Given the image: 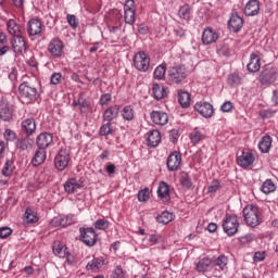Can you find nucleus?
Returning <instances> with one entry per match:
<instances>
[{
    "instance_id": "1",
    "label": "nucleus",
    "mask_w": 278,
    "mask_h": 278,
    "mask_svg": "<svg viewBox=\"0 0 278 278\" xmlns=\"http://www.w3.org/2000/svg\"><path fill=\"white\" fill-rule=\"evenodd\" d=\"M20 92V101L25 105H29V103H35L38 101L40 94L38 93V89L34 87V85L24 81L18 87Z\"/></svg>"
},
{
    "instance_id": "2",
    "label": "nucleus",
    "mask_w": 278,
    "mask_h": 278,
    "mask_svg": "<svg viewBox=\"0 0 278 278\" xmlns=\"http://www.w3.org/2000/svg\"><path fill=\"white\" fill-rule=\"evenodd\" d=\"M243 218L248 227H257L262 225V213H260V207L249 204L243 208Z\"/></svg>"
},
{
    "instance_id": "3",
    "label": "nucleus",
    "mask_w": 278,
    "mask_h": 278,
    "mask_svg": "<svg viewBox=\"0 0 278 278\" xmlns=\"http://www.w3.org/2000/svg\"><path fill=\"white\" fill-rule=\"evenodd\" d=\"M222 227L224 233H227L229 237L236 236L238 229H240V219H238L237 215H226L222 222Z\"/></svg>"
},
{
    "instance_id": "4",
    "label": "nucleus",
    "mask_w": 278,
    "mask_h": 278,
    "mask_svg": "<svg viewBox=\"0 0 278 278\" xmlns=\"http://www.w3.org/2000/svg\"><path fill=\"white\" fill-rule=\"evenodd\" d=\"M188 77V71H186V66L176 65L169 68L168 71V80L172 84H181V81H186Z\"/></svg>"
},
{
    "instance_id": "5",
    "label": "nucleus",
    "mask_w": 278,
    "mask_h": 278,
    "mask_svg": "<svg viewBox=\"0 0 278 278\" xmlns=\"http://www.w3.org/2000/svg\"><path fill=\"white\" fill-rule=\"evenodd\" d=\"M71 163V151L66 148H61L54 157V166L56 170H65Z\"/></svg>"
},
{
    "instance_id": "6",
    "label": "nucleus",
    "mask_w": 278,
    "mask_h": 278,
    "mask_svg": "<svg viewBox=\"0 0 278 278\" xmlns=\"http://www.w3.org/2000/svg\"><path fill=\"white\" fill-rule=\"evenodd\" d=\"M277 67H265L258 75V81L262 86H270L277 81Z\"/></svg>"
},
{
    "instance_id": "7",
    "label": "nucleus",
    "mask_w": 278,
    "mask_h": 278,
    "mask_svg": "<svg viewBox=\"0 0 278 278\" xmlns=\"http://www.w3.org/2000/svg\"><path fill=\"white\" fill-rule=\"evenodd\" d=\"M134 66L140 73H147L151 66V59L144 51L137 52L134 55Z\"/></svg>"
},
{
    "instance_id": "8",
    "label": "nucleus",
    "mask_w": 278,
    "mask_h": 278,
    "mask_svg": "<svg viewBox=\"0 0 278 278\" xmlns=\"http://www.w3.org/2000/svg\"><path fill=\"white\" fill-rule=\"evenodd\" d=\"M48 51L52 58H62L64 55V41L58 37L51 39Z\"/></svg>"
},
{
    "instance_id": "9",
    "label": "nucleus",
    "mask_w": 278,
    "mask_h": 278,
    "mask_svg": "<svg viewBox=\"0 0 278 278\" xmlns=\"http://www.w3.org/2000/svg\"><path fill=\"white\" fill-rule=\"evenodd\" d=\"M194 110L200 116H203V118H212L214 116V106L210 102H197Z\"/></svg>"
},
{
    "instance_id": "10",
    "label": "nucleus",
    "mask_w": 278,
    "mask_h": 278,
    "mask_svg": "<svg viewBox=\"0 0 278 278\" xmlns=\"http://www.w3.org/2000/svg\"><path fill=\"white\" fill-rule=\"evenodd\" d=\"M80 240L87 247L97 244V232L93 228H80Z\"/></svg>"
},
{
    "instance_id": "11",
    "label": "nucleus",
    "mask_w": 278,
    "mask_h": 278,
    "mask_svg": "<svg viewBox=\"0 0 278 278\" xmlns=\"http://www.w3.org/2000/svg\"><path fill=\"white\" fill-rule=\"evenodd\" d=\"M134 0H127L124 4V21L127 25H134L136 23V9Z\"/></svg>"
},
{
    "instance_id": "12",
    "label": "nucleus",
    "mask_w": 278,
    "mask_h": 278,
    "mask_svg": "<svg viewBox=\"0 0 278 278\" xmlns=\"http://www.w3.org/2000/svg\"><path fill=\"white\" fill-rule=\"evenodd\" d=\"M53 144V134L51 132H40L37 137H36V146L38 147V149H43L47 151V149H49V147H51Z\"/></svg>"
},
{
    "instance_id": "13",
    "label": "nucleus",
    "mask_w": 278,
    "mask_h": 278,
    "mask_svg": "<svg viewBox=\"0 0 278 278\" xmlns=\"http://www.w3.org/2000/svg\"><path fill=\"white\" fill-rule=\"evenodd\" d=\"M167 169L173 173L181 168V153L174 151L167 157Z\"/></svg>"
},
{
    "instance_id": "14",
    "label": "nucleus",
    "mask_w": 278,
    "mask_h": 278,
    "mask_svg": "<svg viewBox=\"0 0 278 278\" xmlns=\"http://www.w3.org/2000/svg\"><path fill=\"white\" fill-rule=\"evenodd\" d=\"M11 46L14 53H16V55H23V53L27 51V46L25 43V39L23 38V35L13 37L11 39Z\"/></svg>"
},
{
    "instance_id": "15",
    "label": "nucleus",
    "mask_w": 278,
    "mask_h": 278,
    "mask_svg": "<svg viewBox=\"0 0 278 278\" xmlns=\"http://www.w3.org/2000/svg\"><path fill=\"white\" fill-rule=\"evenodd\" d=\"M150 118L154 125H159L160 127L168 124V114L164 111H152Z\"/></svg>"
},
{
    "instance_id": "16",
    "label": "nucleus",
    "mask_w": 278,
    "mask_h": 278,
    "mask_svg": "<svg viewBox=\"0 0 278 278\" xmlns=\"http://www.w3.org/2000/svg\"><path fill=\"white\" fill-rule=\"evenodd\" d=\"M84 188V182L77 180L76 178H68L64 184V190L67 194H75L77 190Z\"/></svg>"
},
{
    "instance_id": "17",
    "label": "nucleus",
    "mask_w": 278,
    "mask_h": 278,
    "mask_svg": "<svg viewBox=\"0 0 278 278\" xmlns=\"http://www.w3.org/2000/svg\"><path fill=\"white\" fill-rule=\"evenodd\" d=\"M228 27L232 29V31L238 33L244 27V20L238 15V13H232L228 21Z\"/></svg>"
},
{
    "instance_id": "18",
    "label": "nucleus",
    "mask_w": 278,
    "mask_h": 278,
    "mask_svg": "<svg viewBox=\"0 0 278 278\" xmlns=\"http://www.w3.org/2000/svg\"><path fill=\"white\" fill-rule=\"evenodd\" d=\"M121 112V106L118 104L109 106L103 112V121L106 123H112V121L118 118V113Z\"/></svg>"
},
{
    "instance_id": "19",
    "label": "nucleus",
    "mask_w": 278,
    "mask_h": 278,
    "mask_svg": "<svg viewBox=\"0 0 278 278\" xmlns=\"http://www.w3.org/2000/svg\"><path fill=\"white\" fill-rule=\"evenodd\" d=\"M22 131L27 136L36 134V119L34 117L26 118L21 123Z\"/></svg>"
},
{
    "instance_id": "20",
    "label": "nucleus",
    "mask_w": 278,
    "mask_h": 278,
    "mask_svg": "<svg viewBox=\"0 0 278 278\" xmlns=\"http://www.w3.org/2000/svg\"><path fill=\"white\" fill-rule=\"evenodd\" d=\"M254 162L255 156H253V152H242L237 159V164L241 166V168H249Z\"/></svg>"
},
{
    "instance_id": "21",
    "label": "nucleus",
    "mask_w": 278,
    "mask_h": 278,
    "mask_svg": "<svg viewBox=\"0 0 278 278\" xmlns=\"http://www.w3.org/2000/svg\"><path fill=\"white\" fill-rule=\"evenodd\" d=\"M218 40V33L214 29L207 27L202 33V43L203 45H214Z\"/></svg>"
},
{
    "instance_id": "22",
    "label": "nucleus",
    "mask_w": 278,
    "mask_h": 278,
    "mask_svg": "<svg viewBox=\"0 0 278 278\" xmlns=\"http://www.w3.org/2000/svg\"><path fill=\"white\" fill-rule=\"evenodd\" d=\"M260 68H262V59L260 58V55L252 53L250 55V61L247 65V70L249 71V73H257Z\"/></svg>"
},
{
    "instance_id": "23",
    "label": "nucleus",
    "mask_w": 278,
    "mask_h": 278,
    "mask_svg": "<svg viewBox=\"0 0 278 278\" xmlns=\"http://www.w3.org/2000/svg\"><path fill=\"white\" fill-rule=\"evenodd\" d=\"M243 14L245 16H257L260 14V1L257 0H250L243 10Z\"/></svg>"
},
{
    "instance_id": "24",
    "label": "nucleus",
    "mask_w": 278,
    "mask_h": 278,
    "mask_svg": "<svg viewBox=\"0 0 278 278\" xmlns=\"http://www.w3.org/2000/svg\"><path fill=\"white\" fill-rule=\"evenodd\" d=\"M27 31L29 36L42 34V22L36 18L30 20L27 24Z\"/></svg>"
},
{
    "instance_id": "25",
    "label": "nucleus",
    "mask_w": 278,
    "mask_h": 278,
    "mask_svg": "<svg viewBox=\"0 0 278 278\" xmlns=\"http://www.w3.org/2000/svg\"><path fill=\"white\" fill-rule=\"evenodd\" d=\"M162 142V134L159 130H152L148 134L147 144L150 149H155Z\"/></svg>"
},
{
    "instance_id": "26",
    "label": "nucleus",
    "mask_w": 278,
    "mask_h": 278,
    "mask_svg": "<svg viewBox=\"0 0 278 278\" xmlns=\"http://www.w3.org/2000/svg\"><path fill=\"white\" fill-rule=\"evenodd\" d=\"M157 195L161 201H170V187L165 181H161L157 188Z\"/></svg>"
},
{
    "instance_id": "27",
    "label": "nucleus",
    "mask_w": 278,
    "mask_h": 278,
    "mask_svg": "<svg viewBox=\"0 0 278 278\" xmlns=\"http://www.w3.org/2000/svg\"><path fill=\"white\" fill-rule=\"evenodd\" d=\"M45 160H47V150L38 148L31 159V164L33 166H40V164H45Z\"/></svg>"
},
{
    "instance_id": "28",
    "label": "nucleus",
    "mask_w": 278,
    "mask_h": 278,
    "mask_svg": "<svg viewBox=\"0 0 278 278\" xmlns=\"http://www.w3.org/2000/svg\"><path fill=\"white\" fill-rule=\"evenodd\" d=\"M72 105L74 108H78L79 112L81 114H88L90 112V102H88L84 98H78L77 100H74Z\"/></svg>"
},
{
    "instance_id": "29",
    "label": "nucleus",
    "mask_w": 278,
    "mask_h": 278,
    "mask_svg": "<svg viewBox=\"0 0 278 278\" xmlns=\"http://www.w3.org/2000/svg\"><path fill=\"white\" fill-rule=\"evenodd\" d=\"M227 264H229V258H227L225 254H222L217 258L212 260V267L219 268V270H227Z\"/></svg>"
},
{
    "instance_id": "30",
    "label": "nucleus",
    "mask_w": 278,
    "mask_h": 278,
    "mask_svg": "<svg viewBox=\"0 0 278 278\" xmlns=\"http://www.w3.org/2000/svg\"><path fill=\"white\" fill-rule=\"evenodd\" d=\"M7 30L8 33L14 37L22 36L21 26L14 20H9L7 22Z\"/></svg>"
},
{
    "instance_id": "31",
    "label": "nucleus",
    "mask_w": 278,
    "mask_h": 278,
    "mask_svg": "<svg viewBox=\"0 0 278 278\" xmlns=\"http://www.w3.org/2000/svg\"><path fill=\"white\" fill-rule=\"evenodd\" d=\"M210 266H212V258L203 257L195 263V270L197 273H207V270H210Z\"/></svg>"
},
{
    "instance_id": "32",
    "label": "nucleus",
    "mask_w": 278,
    "mask_h": 278,
    "mask_svg": "<svg viewBox=\"0 0 278 278\" xmlns=\"http://www.w3.org/2000/svg\"><path fill=\"white\" fill-rule=\"evenodd\" d=\"M0 121H12V111L8 102H0Z\"/></svg>"
},
{
    "instance_id": "33",
    "label": "nucleus",
    "mask_w": 278,
    "mask_h": 278,
    "mask_svg": "<svg viewBox=\"0 0 278 278\" xmlns=\"http://www.w3.org/2000/svg\"><path fill=\"white\" fill-rule=\"evenodd\" d=\"M270 147H273V138L270 136L262 137L261 141L258 142V149L262 153H268L270 151Z\"/></svg>"
},
{
    "instance_id": "34",
    "label": "nucleus",
    "mask_w": 278,
    "mask_h": 278,
    "mask_svg": "<svg viewBox=\"0 0 278 278\" xmlns=\"http://www.w3.org/2000/svg\"><path fill=\"white\" fill-rule=\"evenodd\" d=\"M152 94L156 101H161V99L166 97V88L160 84H154L152 87Z\"/></svg>"
},
{
    "instance_id": "35",
    "label": "nucleus",
    "mask_w": 278,
    "mask_h": 278,
    "mask_svg": "<svg viewBox=\"0 0 278 278\" xmlns=\"http://www.w3.org/2000/svg\"><path fill=\"white\" fill-rule=\"evenodd\" d=\"M104 264H105V260H103V257H96L86 265V268L88 270L94 271V270H99L100 268H103Z\"/></svg>"
},
{
    "instance_id": "36",
    "label": "nucleus",
    "mask_w": 278,
    "mask_h": 278,
    "mask_svg": "<svg viewBox=\"0 0 278 278\" xmlns=\"http://www.w3.org/2000/svg\"><path fill=\"white\" fill-rule=\"evenodd\" d=\"M52 227H68L71 219L66 216H56L51 219Z\"/></svg>"
},
{
    "instance_id": "37",
    "label": "nucleus",
    "mask_w": 278,
    "mask_h": 278,
    "mask_svg": "<svg viewBox=\"0 0 278 278\" xmlns=\"http://www.w3.org/2000/svg\"><path fill=\"white\" fill-rule=\"evenodd\" d=\"M178 103L181 108H190V93L184 90L178 91Z\"/></svg>"
},
{
    "instance_id": "38",
    "label": "nucleus",
    "mask_w": 278,
    "mask_h": 278,
    "mask_svg": "<svg viewBox=\"0 0 278 278\" xmlns=\"http://www.w3.org/2000/svg\"><path fill=\"white\" fill-rule=\"evenodd\" d=\"M53 253L58 257H62V258L68 257V249L60 244V242H56L53 244Z\"/></svg>"
},
{
    "instance_id": "39",
    "label": "nucleus",
    "mask_w": 278,
    "mask_h": 278,
    "mask_svg": "<svg viewBox=\"0 0 278 278\" xmlns=\"http://www.w3.org/2000/svg\"><path fill=\"white\" fill-rule=\"evenodd\" d=\"M15 147L20 151H27L28 149H31V139H29L27 136L18 139L15 143Z\"/></svg>"
},
{
    "instance_id": "40",
    "label": "nucleus",
    "mask_w": 278,
    "mask_h": 278,
    "mask_svg": "<svg viewBox=\"0 0 278 278\" xmlns=\"http://www.w3.org/2000/svg\"><path fill=\"white\" fill-rule=\"evenodd\" d=\"M175 219V215L168 211H164L162 214H160L156 217L157 223L161 225H168V223H172V220Z\"/></svg>"
},
{
    "instance_id": "41",
    "label": "nucleus",
    "mask_w": 278,
    "mask_h": 278,
    "mask_svg": "<svg viewBox=\"0 0 278 278\" xmlns=\"http://www.w3.org/2000/svg\"><path fill=\"white\" fill-rule=\"evenodd\" d=\"M122 118H124V121H134V118H136V111H134V106H124L122 110Z\"/></svg>"
},
{
    "instance_id": "42",
    "label": "nucleus",
    "mask_w": 278,
    "mask_h": 278,
    "mask_svg": "<svg viewBox=\"0 0 278 278\" xmlns=\"http://www.w3.org/2000/svg\"><path fill=\"white\" fill-rule=\"evenodd\" d=\"M275 190H277V187L271 179H266L261 187V191H263L264 194H270L275 192Z\"/></svg>"
},
{
    "instance_id": "43",
    "label": "nucleus",
    "mask_w": 278,
    "mask_h": 278,
    "mask_svg": "<svg viewBox=\"0 0 278 278\" xmlns=\"http://www.w3.org/2000/svg\"><path fill=\"white\" fill-rule=\"evenodd\" d=\"M180 185L186 190H190V188H192V178H190V175L187 172L180 173Z\"/></svg>"
},
{
    "instance_id": "44",
    "label": "nucleus",
    "mask_w": 278,
    "mask_h": 278,
    "mask_svg": "<svg viewBox=\"0 0 278 278\" xmlns=\"http://www.w3.org/2000/svg\"><path fill=\"white\" fill-rule=\"evenodd\" d=\"M24 220L28 225H33L34 223H38V216L33 212L31 208H26L24 213Z\"/></svg>"
},
{
    "instance_id": "45",
    "label": "nucleus",
    "mask_w": 278,
    "mask_h": 278,
    "mask_svg": "<svg viewBox=\"0 0 278 278\" xmlns=\"http://www.w3.org/2000/svg\"><path fill=\"white\" fill-rule=\"evenodd\" d=\"M178 16H179V18H182L184 21H190V16H191L190 5L184 4L182 7H180V9L178 11Z\"/></svg>"
},
{
    "instance_id": "46",
    "label": "nucleus",
    "mask_w": 278,
    "mask_h": 278,
    "mask_svg": "<svg viewBox=\"0 0 278 278\" xmlns=\"http://www.w3.org/2000/svg\"><path fill=\"white\" fill-rule=\"evenodd\" d=\"M189 138H190L192 144H199V142H201V140H205V135H203L199 130H194L193 132H191L189 135Z\"/></svg>"
},
{
    "instance_id": "47",
    "label": "nucleus",
    "mask_w": 278,
    "mask_h": 278,
    "mask_svg": "<svg viewBox=\"0 0 278 278\" xmlns=\"http://www.w3.org/2000/svg\"><path fill=\"white\" fill-rule=\"evenodd\" d=\"M166 77V65L161 64L154 70V79H164Z\"/></svg>"
},
{
    "instance_id": "48",
    "label": "nucleus",
    "mask_w": 278,
    "mask_h": 278,
    "mask_svg": "<svg viewBox=\"0 0 278 278\" xmlns=\"http://www.w3.org/2000/svg\"><path fill=\"white\" fill-rule=\"evenodd\" d=\"M114 134V130L112 129V123L108 122L106 124H103L99 129L100 136H110Z\"/></svg>"
},
{
    "instance_id": "49",
    "label": "nucleus",
    "mask_w": 278,
    "mask_h": 278,
    "mask_svg": "<svg viewBox=\"0 0 278 278\" xmlns=\"http://www.w3.org/2000/svg\"><path fill=\"white\" fill-rule=\"evenodd\" d=\"M112 277L113 278H126L127 277V271L123 269L121 266H116L113 271H112Z\"/></svg>"
},
{
    "instance_id": "50",
    "label": "nucleus",
    "mask_w": 278,
    "mask_h": 278,
    "mask_svg": "<svg viewBox=\"0 0 278 278\" xmlns=\"http://www.w3.org/2000/svg\"><path fill=\"white\" fill-rule=\"evenodd\" d=\"M241 81H242V79H241L240 76H239L238 74H236V73L230 74V75L228 76V84H229L230 86H240Z\"/></svg>"
},
{
    "instance_id": "51",
    "label": "nucleus",
    "mask_w": 278,
    "mask_h": 278,
    "mask_svg": "<svg viewBox=\"0 0 278 278\" xmlns=\"http://www.w3.org/2000/svg\"><path fill=\"white\" fill-rule=\"evenodd\" d=\"M110 227V222L105 219H97L94 223V228L100 230H105Z\"/></svg>"
},
{
    "instance_id": "52",
    "label": "nucleus",
    "mask_w": 278,
    "mask_h": 278,
    "mask_svg": "<svg viewBox=\"0 0 278 278\" xmlns=\"http://www.w3.org/2000/svg\"><path fill=\"white\" fill-rule=\"evenodd\" d=\"M50 84L52 86H58V84H62V74L61 73H53L50 77Z\"/></svg>"
},
{
    "instance_id": "53",
    "label": "nucleus",
    "mask_w": 278,
    "mask_h": 278,
    "mask_svg": "<svg viewBox=\"0 0 278 278\" xmlns=\"http://www.w3.org/2000/svg\"><path fill=\"white\" fill-rule=\"evenodd\" d=\"M4 140H7L8 142H14V140H16V132H14V130L12 129H5Z\"/></svg>"
},
{
    "instance_id": "54",
    "label": "nucleus",
    "mask_w": 278,
    "mask_h": 278,
    "mask_svg": "<svg viewBox=\"0 0 278 278\" xmlns=\"http://www.w3.org/2000/svg\"><path fill=\"white\" fill-rule=\"evenodd\" d=\"M219 188H220V181H218V180L215 179V180H213V181L211 182V185L207 187V192H208V193L218 192Z\"/></svg>"
},
{
    "instance_id": "55",
    "label": "nucleus",
    "mask_w": 278,
    "mask_h": 278,
    "mask_svg": "<svg viewBox=\"0 0 278 278\" xmlns=\"http://www.w3.org/2000/svg\"><path fill=\"white\" fill-rule=\"evenodd\" d=\"M264 260H266V252L265 251H258V252L254 253L253 262H255L257 264L258 262H264Z\"/></svg>"
},
{
    "instance_id": "56",
    "label": "nucleus",
    "mask_w": 278,
    "mask_h": 278,
    "mask_svg": "<svg viewBox=\"0 0 278 278\" xmlns=\"http://www.w3.org/2000/svg\"><path fill=\"white\" fill-rule=\"evenodd\" d=\"M149 189H144L138 192V201H140L141 203H144V201H149Z\"/></svg>"
},
{
    "instance_id": "57",
    "label": "nucleus",
    "mask_w": 278,
    "mask_h": 278,
    "mask_svg": "<svg viewBox=\"0 0 278 278\" xmlns=\"http://www.w3.org/2000/svg\"><path fill=\"white\" fill-rule=\"evenodd\" d=\"M112 101V93H103L100 97V105H109Z\"/></svg>"
},
{
    "instance_id": "58",
    "label": "nucleus",
    "mask_w": 278,
    "mask_h": 278,
    "mask_svg": "<svg viewBox=\"0 0 278 278\" xmlns=\"http://www.w3.org/2000/svg\"><path fill=\"white\" fill-rule=\"evenodd\" d=\"M66 18L68 25H71L73 29H77V27H79V23H77V16L68 14Z\"/></svg>"
},
{
    "instance_id": "59",
    "label": "nucleus",
    "mask_w": 278,
    "mask_h": 278,
    "mask_svg": "<svg viewBox=\"0 0 278 278\" xmlns=\"http://www.w3.org/2000/svg\"><path fill=\"white\" fill-rule=\"evenodd\" d=\"M109 31L112 38H121V26H111L109 27Z\"/></svg>"
},
{
    "instance_id": "60",
    "label": "nucleus",
    "mask_w": 278,
    "mask_h": 278,
    "mask_svg": "<svg viewBox=\"0 0 278 278\" xmlns=\"http://www.w3.org/2000/svg\"><path fill=\"white\" fill-rule=\"evenodd\" d=\"M12 236V229L10 227L0 228V238H10Z\"/></svg>"
},
{
    "instance_id": "61",
    "label": "nucleus",
    "mask_w": 278,
    "mask_h": 278,
    "mask_svg": "<svg viewBox=\"0 0 278 278\" xmlns=\"http://www.w3.org/2000/svg\"><path fill=\"white\" fill-rule=\"evenodd\" d=\"M222 112H231L233 110V103L231 101H226L220 106Z\"/></svg>"
},
{
    "instance_id": "62",
    "label": "nucleus",
    "mask_w": 278,
    "mask_h": 278,
    "mask_svg": "<svg viewBox=\"0 0 278 278\" xmlns=\"http://www.w3.org/2000/svg\"><path fill=\"white\" fill-rule=\"evenodd\" d=\"M2 175L4 177H10L12 175V169H10V162L4 164V167L2 168Z\"/></svg>"
},
{
    "instance_id": "63",
    "label": "nucleus",
    "mask_w": 278,
    "mask_h": 278,
    "mask_svg": "<svg viewBox=\"0 0 278 278\" xmlns=\"http://www.w3.org/2000/svg\"><path fill=\"white\" fill-rule=\"evenodd\" d=\"M106 173L109 176L114 175V173H116V165H114V163H109L106 165Z\"/></svg>"
},
{
    "instance_id": "64",
    "label": "nucleus",
    "mask_w": 278,
    "mask_h": 278,
    "mask_svg": "<svg viewBox=\"0 0 278 278\" xmlns=\"http://www.w3.org/2000/svg\"><path fill=\"white\" fill-rule=\"evenodd\" d=\"M138 31H139V34H141V35H147V34H149V26H147V25H144V24H140L139 26H138Z\"/></svg>"
}]
</instances>
